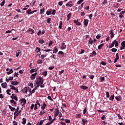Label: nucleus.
Wrapping results in <instances>:
<instances>
[{"label":"nucleus","instance_id":"f257e3e1","mask_svg":"<svg viewBox=\"0 0 125 125\" xmlns=\"http://www.w3.org/2000/svg\"><path fill=\"white\" fill-rule=\"evenodd\" d=\"M21 112V110H16L14 113V120H15V119H16V118H17V117H18L19 116V113Z\"/></svg>","mask_w":125,"mask_h":125},{"label":"nucleus","instance_id":"f03ea898","mask_svg":"<svg viewBox=\"0 0 125 125\" xmlns=\"http://www.w3.org/2000/svg\"><path fill=\"white\" fill-rule=\"evenodd\" d=\"M20 102H21V106H25V104L27 103V101L25 98L21 99Z\"/></svg>","mask_w":125,"mask_h":125},{"label":"nucleus","instance_id":"7ed1b4c3","mask_svg":"<svg viewBox=\"0 0 125 125\" xmlns=\"http://www.w3.org/2000/svg\"><path fill=\"white\" fill-rule=\"evenodd\" d=\"M66 6H67L68 7H72V6H73L74 3H73V2L72 1H70L68 2H67L65 4Z\"/></svg>","mask_w":125,"mask_h":125},{"label":"nucleus","instance_id":"20e7f679","mask_svg":"<svg viewBox=\"0 0 125 125\" xmlns=\"http://www.w3.org/2000/svg\"><path fill=\"white\" fill-rule=\"evenodd\" d=\"M60 113V112L59 111V109H58V108H56L55 109V113H54L55 118H56V117H57V116L59 115Z\"/></svg>","mask_w":125,"mask_h":125},{"label":"nucleus","instance_id":"39448f33","mask_svg":"<svg viewBox=\"0 0 125 125\" xmlns=\"http://www.w3.org/2000/svg\"><path fill=\"white\" fill-rule=\"evenodd\" d=\"M125 13V11H122V12H121L119 13V18H120V19H122V18L125 17V16H124Z\"/></svg>","mask_w":125,"mask_h":125},{"label":"nucleus","instance_id":"423d86ee","mask_svg":"<svg viewBox=\"0 0 125 125\" xmlns=\"http://www.w3.org/2000/svg\"><path fill=\"white\" fill-rule=\"evenodd\" d=\"M39 84H42L43 83V80L42 79H37V82Z\"/></svg>","mask_w":125,"mask_h":125},{"label":"nucleus","instance_id":"0eeeda50","mask_svg":"<svg viewBox=\"0 0 125 125\" xmlns=\"http://www.w3.org/2000/svg\"><path fill=\"white\" fill-rule=\"evenodd\" d=\"M11 99H14L16 101H18V98H17V96L15 95V94H13L12 96H10Z\"/></svg>","mask_w":125,"mask_h":125},{"label":"nucleus","instance_id":"6e6552de","mask_svg":"<svg viewBox=\"0 0 125 125\" xmlns=\"http://www.w3.org/2000/svg\"><path fill=\"white\" fill-rule=\"evenodd\" d=\"M74 23L76 24L77 26H81L82 25V23L79 22V20H74Z\"/></svg>","mask_w":125,"mask_h":125},{"label":"nucleus","instance_id":"1a4fd4ad","mask_svg":"<svg viewBox=\"0 0 125 125\" xmlns=\"http://www.w3.org/2000/svg\"><path fill=\"white\" fill-rule=\"evenodd\" d=\"M88 22L89 21L87 19H84L83 21V24L85 27H87V25L88 24Z\"/></svg>","mask_w":125,"mask_h":125},{"label":"nucleus","instance_id":"9d476101","mask_svg":"<svg viewBox=\"0 0 125 125\" xmlns=\"http://www.w3.org/2000/svg\"><path fill=\"white\" fill-rule=\"evenodd\" d=\"M61 45V49H66L67 45L65 44V42H64L62 43Z\"/></svg>","mask_w":125,"mask_h":125},{"label":"nucleus","instance_id":"9b49d317","mask_svg":"<svg viewBox=\"0 0 125 125\" xmlns=\"http://www.w3.org/2000/svg\"><path fill=\"white\" fill-rule=\"evenodd\" d=\"M28 86L24 87L23 89H22V91L23 93L27 94V92H28Z\"/></svg>","mask_w":125,"mask_h":125},{"label":"nucleus","instance_id":"f8f14e48","mask_svg":"<svg viewBox=\"0 0 125 125\" xmlns=\"http://www.w3.org/2000/svg\"><path fill=\"white\" fill-rule=\"evenodd\" d=\"M46 107V104H45V103H44V102H43V104L41 105V109L42 110H44V109H45Z\"/></svg>","mask_w":125,"mask_h":125},{"label":"nucleus","instance_id":"ddd939ff","mask_svg":"<svg viewBox=\"0 0 125 125\" xmlns=\"http://www.w3.org/2000/svg\"><path fill=\"white\" fill-rule=\"evenodd\" d=\"M112 42L114 43L115 45V47H117V46H119V42L117 41L116 40H115Z\"/></svg>","mask_w":125,"mask_h":125},{"label":"nucleus","instance_id":"4468645a","mask_svg":"<svg viewBox=\"0 0 125 125\" xmlns=\"http://www.w3.org/2000/svg\"><path fill=\"white\" fill-rule=\"evenodd\" d=\"M44 11H45V9L44 8V7H43L42 9H40V14L41 15L44 14Z\"/></svg>","mask_w":125,"mask_h":125},{"label":"nucleus","instance_id":"2eb2a0df","mask_svg":"<svg viewBox=\"0 0 125 125\" xmlns=\"http://www.w3.org/2000/svg\"><path fill=\"white\" fill-rule=\"evenodd\" d=\"M115 99L117 100V101L121 102L122 101V96H116Z\"/></svg>","mask_w":125,"mask_h":125},{"label":"nucleus","instance_id":"dca6fc26","mask_svg":"<svg viewBox=\"0 0 125 125\" xmlns=\"http://www.w3.org/2000/svg\"><path fill=\"white\" fill-rule=\"evenodd\" d=\"M80 88L82 89H83V90H87V89H88V87H87L86 86L81 85L80 86Z\"/></svg>","mask_w":125,"mask_h":125},{"label":"nucleus","instance_id":"f3484780","mask_svg":"<svg viewBox=\"0 0 125 125\" xmlns=\"http://www.w3.org/2000/svg\"><path fill=\"white\" fill-rule=\"evenodd\" d=\"M97 54L96 53V52H95V51H93L91 54L89 56V57H93L94 56H96V55H97Z\"/></svg>","mask_w":125,"mask_h":125},{"label":"nucleus","instance_id":"a211bd4d","mask_svg":"<svg viewBox=\"0 0 125 125\" xmlns=\"http://www.w3.org/2000/svg\"><path fill=\"white\" fill-rule=\"evenodd\" d=\"M52 12V9H50L46 11V14H47V15H51Z\"/></svg>","mask_w":125,"mask_h":125},{"label":"nucleus","instance_id":"6ab92c4d","mask_svg":"<svg viewBox=\"0 0 125 125\" xmlns=\"http://www.w3.org/2000/svg\"><path fill=\"white\" fill-rule=\"evenodd\" d=\"M26 123H27V119H26L25 118H22L21 124H22V125H26Z\"/></svg>","mask_w":125,"mask_h":125},{"label":"nucleus","instance_id":"aec40b11","mask_svg":"<svg viewBox=\"0 0 125 125\" xmlns=\"http://www.w3.org/2000/svg\"><path fill=\"white\" fill-rule=\"evenodd\" d=\"M28 31L29 32L30 34H35V30L31 28L28 29Z\"/></svg>","mask_w":125,"mask_h":125},{"label":"nucleus","instance_id":"412c9836","mask_svg":"<svg viewBox=\"0 0 125 125\" xmlns=\"http://www.w3.org/2000/svg\"><path fill=\"white\" fill-rule=\"evenodd\" d=\"M8 106H9V109H10V111L11 112H14V110H16V109H15V107H13L11 106L10 105H9Z\"/></svg>","mask_w":125,"mask_h":125},{"label":"nucleus","instance_id":"4be33fe9","mask_svg":"<svg viewBox=\"0 0 125 125\" xmlns=\"http://www.w3.org/2000/svg\"><path fill=\"white\" fill-rule=\"evenodd\" d=\"M1 86L3 87V88H6V86H7V83H2Z\"/></svg>","mask_w":125,"mask_h":125},{"label":"nucleus","instance_id":"5701e85b","mask_svg":"<svg viewBox=\"0 0 125 125\" xmlns=\"http://www.w3.org/2000/svg\"><path fill=\"white\" fill-rule=\"evenodd\" d=\"M19 83V82H17V81H12L11 83V84L13 85H17Z\"/></svg>","mask_w":125,"mask_h":125},{"label":"nucleus","instance_id":"b1692460","mask_svg":"<svg viewBox=\"0 0 125 125\" xmlns=\"http://www.w3.org/2000/svg\"><path fill=\"white\" fill-rule=\"evenodd\" d=\"M63 24V22L62 21H59V29H62V25Z\"/></svg>","mask_w":125,"mask_h":125},{"label":"nucleus","instance_id":"393cba45","mask_svg":"<svg viewBox=\"0 0 125 125\" xmlns=\"http://www.w3.org/2000/svg\"><path fill=\"white\" fill-rule=\"evenodd\" d=\"M22 53V52L20 50L16 51V57L19 56V54Z\"/></svg>","mask_w":125,"mask_h":125},{"label":"nucleus","instance_id":"a878e982","mask_svg":"<svg viewBox=\"0 0 125 125\" xmlns=\"http://www.w3.org/2000/svg\"><path fill=\"white\" fill-rule=\"evenodd\" d=\"M88 43L89 44L92 45L93 43V40L92 39V38H90L88 41Z\"/></svg>","mask_w":125,"mask_h":125},{"label":"nucleus","instance_id":"bb28decb","mask_svg":"<svg viewBox=\"0 0 125 125\" xmlns=\"http://www.w3.org/2000/svg\"><path fill=\"white\" fill-rule=\"evenodd\" d=\"M57 52H58V49L56 47H54L53 53H57Z\"/></svg>","mask_w":125,"mask_h":125},{"label":"nucleus","instance_id":"cd10ccee","mask_svg":"<svg viewBox=\"0 0 125 125\" xmlns=\"http://www.w3.org/2000/svg\"><path fill=\"white\" fill-rule=\"evenodd\" d=\"M38 42H39V43H40L41 44H42L43 43H44V41L42 39L39 40Z\"/></svg>","mask_w":125,"mask_h":125},{"label":"nucleus","instance_id":"c85d7f7f","mask_svg":"<svg viewBox=\"0 0 125 125\" xmlns=\"http://www.w3.org/2000/svg\"><path fill=\"white\" fill-rule=\"evenodd\" d=\"M35 51H36V53H39V52H40V51H41V48L37 47L36 48Z\"/></svg>","mask_w":125,"mask_h":125},{"label":"nucleus","instance_id":"c756f323","mask_svg":"<svg viewBox=\"0 0 125 125\" xmlns=\"http://www.w3.org/2000/svg\"><path fill=\"white\" fill-rule=\"evenodd\" d=\"M13 73V70L11 68L9 71L7 72V75H10V74H12Z\"/></svg>","mask_w":125,"mask_h":125},{"label":"nucleus","instance_id":"7c9ffc66","mask_svg":"<svg viewBox=\"0 0 125 125\" xmlns=\"http://www.w3.org/2000/svg\"><path fill=\"white\" fill-rule=\"evenodd\" d=\"M104 46V43L101 44L98 46V49H101Z\"/></svg>","mask_w":125,"mask_h":125},{"label":"nucleus","instance_id":"2f4dec72","mask_svg":"<svg viewBox=\"0 0 125 125\" xmlns=\"http://www.w3.org/2000/svg\"><path fill=\"white\" fill-rule=\"evenodd\" d=\"M10 89H13V90H16V87L12 85H10Z\"/></svg>","mask_w":125,"mask_h":125},{"label":"nucleus","instance_id":"473e14b6","mask_svg":"<svg viewBox=\"0 0 125 125\" xmlns=\"http://www.w3.org/2000/svg\"><path fill=\"white\" fill-rule=\"evenodd\" d=\"M83 4H84V2H83L81 4V6H79L78 7V9L79 10H81L82 9V8H83Z\"/></svg>","mask_w":125,"mask_h":125},{"label":"nucleus","instance_id":"72a5a7b5","mask_svg":"<svg viewBox=\"0 0 125 125\" xmlns=\"http://www.w3.org/2000/svg\"><path fill=\"white\" fill-rule=\"evenodd\" d=\"M114 97H115V96L114 95H111L109 98V100L110 101H113V100H114Z\"/></svg>","mask_w":125,"mask_h":125},{"label":"nucleus","instance_id":"f704fd0d","mask_svg":"<svg viewBox=\"0 0 125 125\" xmlns=\"http://www.w3.org/2000/svg\"><path fill=\"white\" fill-rule=\"evenodd\" d=\"M5 3V0H3V1L0 4V5H1V7H2V6L4 5Z\"/></svg>","mask_w":125,"mask_h":125},{"label":"nucleus","instance_id":"c9c22d12","mask_svg":"<svg viewBox=\"0 0 125 125\" xmlns=\"http://www.w3.org/2000/svg\"><path fill=\"white\" fill-rule=\"evenodd\" d=\"M58 54H59L60 55H62V57H63V56H64V55H65V54L62 51H59L58 53Z\"/></svg>","mask_w":125,"mask_h":125},{"label":"nucleus","instance_id":"e433bc0d","mask_svg":"<svg viewBox=\"0 0 125 125\" xmlns=\"http://www.w3.org/2000/svg\"><path fill=\"white\" fill-rule=\"evenodd\" d=\"M43 122H44V120H41L40 122H38L36 125H42V124H43Z\"/></svg>","mask_w":125,"mask_h":125},{"label":"nucleus","instance_id":"4c0bfd02","mask_svg":"<svg viewBox=\"0 0 125 125\" xmlns=\"http://www.w3.org/2000/svg\"><path fill=\"white\" fill-rule=\"evenodd\" d=\"M37 72H36L35 73L32 74V79H35L36 78V76H37Z\"/></svg>","mask_w":125,"mask_h":125},{"label":"nucleus","instance_id":"58836bf2","mask_svg":"<svg viewBox=\"0 0 125 125\" xmlns=\"http://www.w3.org/2000/svg\"><path fill=\"white\" fill-rule=\"evenodd\" d=\"M117 116L118 117L119 119H120V120H122V121L124 120V119H123V117H122V116H121V114H117Z\"/></svg>","mask_w":125,"mask_h":125},{"label":"nucleus","instance_id":"ea45409f","mask_svg":"<svg viewBox=\"0 0 125 125\" xmlns=\"http://www.w3.org/2000/svg\"><path fill=\"white\" fill-rule=\"evenodd\" d=\"M63 2H64V1H60L58 3L59 5H60V6H62Z\"/></svg>","mask_w":125,"mask_h":125},{"label":"nucleus","instance_id":"a19ab883","mask_svg":"<svg viewBox=\"0 0 125 125\" xmlns=\"http://www.w3.org/2000/svg\"><path fill=\"white\" fill-rule=\"evenodd\" d=\"M45 113V112L44 110H42L40 111V115H41V116H42V115H44Z\"/></svg>","mask_w":125,"mask_h":125},{"label":"nucleus","instance_id":"79ce46f5","mask_svg":"<svg viewBox=\"0 0 125 125\" xmlns=\"http://www.w3.org/2000/svg\"><path fill=\"white\" fill-rule=\"evenodd\" d=\"M52 15H55L56 13V11L55 9L52 10Z\"/></svg>","mask_w":125,"mask_h":125},{"label":"nucleus","instance_id":"37998d69","mask_svg":"<svg viewBox=\"0 0 125 125\" xmlns=\"http://www.w3.org/2000/svg\"><path fill=\"white\" fill-rule=\"evenodd\" d=\"M29 6H30V5H27L25 6V8H22L21 9L22 10H27L28 9V7H29Z\"/></svg>","mask_w":125,"mask_h":125},{"label":"nucleus","instance_id":"c03bdc74","mask_svg":"<svg viewBox=\"0 0 125 125\" xmlns=\"http://www.w3.org/2000/svg\"><path fill=\"white\" fill-rule=\"evenodd\" d=\"M101 38V34H98L97 36H96V38L97 39V40H99Z\"/></svg>","mask_w":125,"mask_h":125},{"label":"nucleus","instance_id":"a18cd8bd","mask_svg":"<svg viewBox=\"0 0 125 125\" xmlns=\"http://www.w3.org/2000/svg\"><path fill=\"white\" fill-rule=\"evenodd\" d=\"M42 75L43 76H44V77H46V75H47V71H45L44 72H42Z\"/></svg>","mask_w":125,"mask_h":125},{"label":"nucleus","instance_id":"49530a36","mask_svg":"<svg viewBox=\"0 0 125 125\" xmlns=\"http://www.w3.org/2000/svg\"><path fill=\"white\" fill-rule=\"evenodd\" d=\"M42 51H45V52H49V51H52V50H50V49H42Z\"/></svg>","mask_w":125,"mask_h":125},{"label":"nucleus","instance_id":"de8ad7c7","mask_svg":"<svg viewBox=\"0 0 125 125\" xmlns=\"http://www.w3.org/2000/svg\"><path fill=\"white\" fill-rule=\"evenodd\" d=\"M38 64H42V60H38L37 61Z\"/></svg>","mask_w":125,"mask_h":125},{"label":"nucleus","instance_id":"09e8293b","mask_svg":"<svg viewBox=\"0 0 125 125\" xmlns=\"http://www.w3.org/2000/svg\"><path fill=\"white\" fill-rule=\"evenodd\" d=\"M76 118H82V115L81 114H78L76 115Z\"/></svg>","mask_w":125,"mask_h":125},{"label":"nucleus","instance_id":"8fccbe9b","mask_svg":"<svg viewBox=\"0 0 125 125\" xmlns=\"http://www.w3.org/2000/svg\"><path fill=\"white\" fill-rule=\"evenodd\" d=\"M11 91V90H10V89H7V90H6L7 94H8V95H11V94L10 93H9V92H10Z\"/></svg>","mask_w":125,"mask_h":125},{"label":"nucleus","instance_id":"3c124183","mask_svg":"<svg viewBox=\"0 0 125 125\" xmlns=\"http://www.w3.org/2000/svg\"><path fill=\"white\" fill-rule=\"evenodd\" d=\"M82 125H85L86 124V122H85V121L84 120V119H82Z\"/></svg>","mask_w":125,"mask_h":125},{"label":"nucleus","instance_id":"603ef678","mask_svg":"<svg viewBox=\"0 0 125 125\" xmlns=\"http://www.w3.org/2000/svg\"><path fill=\"white\" fill-rule=\"evenodd\" d=\"M31 11H32V10H31L30 8L28 9V10L26 11L27 14H30Z\"/></svg>","mask_w":125,"mask_h":125},{"label":"nucleus","instance_id":"864d4df0","mask_svg":"<svg viewBox=\"0 0 125 125\" xmlns=\"http://www.w3.org/2000/svg\"><path fill=\"white\" fill-rule=\"evenodd\" d=\"M114 45H115V44H114V43L112 42V43H111V44L109 45V48H112V47H114Z\"/></svg>","mask_w":125,"mask_h":125},{"label":"nucleus","instance_id":"5fc2aeb1","mask_svg":"<svg viewBox=\"0 0 125 125\" xmlns=\"http://www.w3.org/2000/svg\"><path fill=\"white\" fill-rule=\"evenodd\" d=\"M106 98H109L110 97V93L109 92H106Z\"/></svg>","mask_w":125,"mask_h":125},{"label":"nucleus","instance_id":"6e6d98bb","mask_svg":"<svg viewBox=\"0 0 125 125\" xmlns=\"http://www.w3.org/2000/svg\"><path fill=\"white\" fill-rule=\"evenodd\" d=\"M121 45L123 47H125V41H123L121 42Z\"/></svg>","mask_w":125,"mask_h":125},{"label":"nucleus","instance_id":"4d7b16f0","mask_svg":"<svg viewBox=\"0 0 125 125\" xmlns=\"http://www.w3.org/2000/svg\"><path fill=\"white\" fill-rule=\"evenodd\" d=\"M47 23H48V24H50V21H51V18H48L47 20Z\"/></svg>","mask_w":125,"mask_h":125},{"label":"nucleus","instance_id":"13d9d810","mask_svg":"<svg viewBox=\"0 0 125 125\" xmlns=\"http://www.w3.org/2000/svg\"><path fill=\"white\" fill-rule=\"evenodd\" d=\"M72 16V13H69L67 15V18H71V17Z\"/></svg>","mask_w":125,"mask_h":125},{"label":"nucleus","instance_id":"bf43d9fd","mask_svg":"<svg viewBox=\"0 0 125 125\" xmlns=\"http://www.w3.org/2000/svg\"><path fill=\"white\" fill-rule=\"evenodd\" d=\"M108 3V1L107 0H104V1L103 2V4H107Z\"/></svg>","mask_w":125,"mask_h":125},{"label":"nucleus","instance_id":"052dcab7","mask_svg":"<svg viewBox=\"0 0 125 125\" xmlns=\"http://www.w3.org/2000/svg\"><path fill=\"white\" fill-rule=\"evenodd\" d=\"M65 123H67V124H70V123H71V121L69 119H65Z\"/></svg>","mask_w":125,"mask_h":125},{"label":"nucleus","instance_id":"680f3d73","mask_svg":"<svg viewBox=\"0 0 125 125\" xmlns=\"http://www.w3.org/2000/svg\"><path fill=\"white\" fill-rule=\"evenodd\" d=\"M117 50V49L115 48L111 49L112 52H116Z\"/></svg>","mask_w":125,"mask_h":125},{"label":"nucleus","instance_id":"e2e57ef3","mask_svg":"<svg viewBox=\"0 0 125 125\" xmlns=\"http://www.w3.org/2000/svg\"><path fill=\"white\" fill-rule=\"evenodd\" d=\"M84 0H79L78 2H77V4H81V3H82V2H83V1Z\"/></svg>","mask_w":125,"mask_h":125},{"label":"nucleus","instance_id":"0e129e2a","mask_svg":"<svg viewBox=\"0 0 125 125\" xmlns=\"http://www.w3.org/2000/svg\"><path fill=\"white\" fill-rule=\"evenodd\" d=\"M13 125H18L17 122H16V121H13Z\"/></svg>","mask_w":125,"mask_h":125},{"label":"nucleus","instance_id":"69168bd1","mask_svg":"<svg viewBox=\"0 0 125 125\" xmlns=\"http://www.w3.org/2000/svg\"><path fill=\"white\" fill-rule=\"evenodd\" d=\"M34 72H36V69H32L30 70V73H31V74H33V73H34Z\"/></svg>","mask_w":125,"mask_h":125},{"label":"nucleus","instance_id":"338daca9","mask_svg":"<svg viewBox=\"0 0 125 125\" xmlns=\"http://www.w3.org/2000/svg\"><path fill=\"white\" fill-rule=\"evenodd\" d=\"M37 35H38V36H40V35H42V31L41 30H39L38 31V32L37 33Z\"/></svg>","mask_w":125,"mask_h":125},{"label":"nucleus","instance_id":"774afa93","mask_svg":"<svg viewBox=\"0 0 125 125\" xmlns=\"http://www.w3.org/2000/svg\"><path fill=\"white\" fill-rule=\"evenodd\" d=\"M52 123L53 122L52 121H50V122H49L47 123H46L45 125H51V124H52Z\"/></svg>","mask_w":125,"mask_h":125}]
</instances>
